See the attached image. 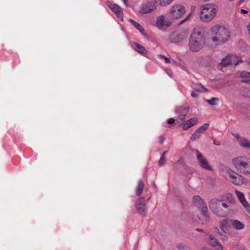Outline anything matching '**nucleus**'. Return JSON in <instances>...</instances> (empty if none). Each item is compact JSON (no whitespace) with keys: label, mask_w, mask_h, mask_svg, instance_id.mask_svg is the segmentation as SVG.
I'll return each mask as SVG.
<instances>
[{"label":"nucleus","mask_w":250,"mask_h":250,"mask_svg":"<svg viewBox=\"0 0 250 250\" xmlns=\"http://www.w3.org/2000/svg\"><path fill=\"white\" fill-rule=\"evenodd\" d=\"M240 76L242 78H250V72L247 71H242L240 72Z\"/></svg>","instance_id":"7c9ffc66"},{"label":"nucleus","mask_w":250,"mask_h":250,"mask_svg":"<svg viewBox=\"0 0 250 250\" xmlns=\"http://www.w3.org/2000/svg\"><path fill=\"white\" fill-rule=\"evenodd\" d=\"M132 46L135 51L142 55H145L147 53V50H146L144 46L138 43H134L132 45Z\"/></svg>","instance_id":"6ab92c4d"},{"label":"nucleus","mask_w":250,"mask_h":250,"mask_svg":"<svg viewBox=\"0 0 250 250\" xmlns=\"http://www.w3.org/2000/svg\"><path fill=\"white\" fill-rule=\"evenodd\" d=\"M158 56L160 59H164L166 63H168L170 62V59L166 57L165 56L163 55H159Z\"/></svg>","instance_id":"2f4dec72"},{"label":"nucleus","mask_w":250,"mask_h":250,"mask_svg":"<svg viewBox=\"0 0 250 250\" xmlns=\"http://www.w3.org/2000/svg\"><path fill=\"white\" fill-rule=\"evenodd\" d=\"M166 137L164 135H160L159 138V142L161 145L163 144L165 141L166 140Z\"/></svg>","instance_id":"473e14b6"},{"label":"nucleus","mask_w":250,"mask_h":250,"mask_svg":"<svg viewBox=\"0 0 250 250\" xmlns=\"http://www.w3.org/2000/svg\"><path fill=\"white\" fill-rule=\"evenodd\" d=\"M215 229H216L217 231H219V229H218L217 228H216Z\"/></svg>","instance_id":"09e8293b"},{"label":"nucleus","mask_w":250,"mask_h":250,"mask_svg":"<svg viewBox=\"0 0 250 250\" xmlns=\"http://www.w3.org/2000/svg\"><path fill=\"white\" fill-rule=\"evenodd\" d=\"M170 24V22L165 20L164 16H159L157 19L156 25L160 29H163L165 26L168 27Z\"/></svg>","instance_id":"f3484780"},{"label":"nucleus","mask_w":250,"mask_h":250,"mask_svg":"<svg viewBox=\"0 0 250 250\" xmlns=\"http://www.w3.org/2000/svg\"><path fill=\"white\" fill-rule=\"evenodd\" d=\"M231 222L232 227L236 229H242L244 227V224L237 220H232Z\"/></svg>","instance_id":"393cba45"},{"label":"nucleus","mask_w":250,"mask_h":250,"mask_svg":"<svg viewBox=\"0 0 250 250\" xmlns=\"http://www.w3.org/2000/svg\"><path fill=\"white\" fill-rule=\"evenodd\" d=\"M239 62V60L237 56L234 55H228L225 58L223 59L221 64L223 66L229 65H236Z\"/></svg>","instance_id":"6e6552de"},{"label":"nucleus","mask_w":250,"mask_h":250,"mask_svg":"<svg viewBox=\"0 0 250 250\" xmlns=\"http://www.w3.org/2000/svg\"><path fill=\"white\" fill-rule=\"evenodd\" d=\"M190 15L189 14L188 16H187V17H186V18H185V19L182 21V22H183L184 21H187V20L189 19V17H190Z\"/></svg>","instance_id":"79ce46f5"},{"label":"nucleus","mask_w":250,"mask_h":250,"mask_svg":"<svg viewBox=\"0 0 250 250\" xmlns=\"http://www.w3.org/2000/svg\"><path fill=\"white\" fill-rule=\"evenodd\" d=\"M130 23L134 26L142 34H144V28L138 22L134 21L132 19L129 20Z\"/></svg>","instance_id":"bb28decb"},{"label":"nucleus","mask_w":250,"mask_h":250,"mask_svg":"<svg viewBox=\"0 0 250 250\" xmlns=\"http://www.w3.org/2000/svg\"><path fill=\"white\" fill-rule=\"evenodd\" d=\"M166 72L168 75L170 77H171L172 72L170 70L168 69H166L165 70Z\"/></svg>","instance_id":"58836bf2"},{"label":"nucleus","mask_w":250,"mask_h":250,"mask_svg":"<svg viewBox=\"0 0 250 250\" xmlns=\"http://www.w3.org/2000/svg\"><path fill=\"white\" fill-rule=\"evenodd\" d=\"M227 198L230 202L233 203L234 202V198L232 197V195L230 193H228L227 195Z\"/></svg>","instance_id":"72a5a7b5"},{"label":"nucleus","mask_w":250,"mask_h":250,"mask_svg":"<svg viewBox=\"0 0 250 250\" xmlns=\"http://www.w3.org/2000/svg\"><path fill=\"white\" fill-rule=\"evenodd\" d=\"M165 158L164 157V156H161L160 159L159 160V165L160 166H162L165 164Z\"/></svg>","instance_id":"f704fd0d"},{"label":"nucleus","mask_w":250,"mask_h":250,"mask_svg":"<svg viewBox=\"0 0 250 250\" xmlns=\"http://www.w3.org/2000/svg\"><path fill=\"white\" fill-rule=\"evenodd\" d=\"M197 151V159L198 164L202 168L206 169L212 170V168L208 164V161L204 156L198 151Z\"/></svg>","instance_id":"9b49d317"},{"label":"nucleus","mask_w":250,"mask_h":250,"mask_svg":"<svg viewBox=\"0 0 250 250\" xmlns=\"http://www.w3.org/2000/svg\"><path fill=\"white\" fill-rule=\"evenodd\" d=\"M135 207L137 211L141 214H145L146 208L145 198L140 197L138 198L135 202Z\"/></svg>","instance_id":"f8f14e48"},{"label":"nucleus","mask_w":250,"mask_h":250,"mask_svg":"<svg viewBox=\"0 0 250 250\" xmlns=\"http://www.w3.org/2000/svg\"><path fill=\"white\" fill-rule=\"evenodd\" d=\"M240 13L242 14H247L249 13V11L246 9H241L240 10Z\"/></svg>","instance_id":"e433bc0d"},{"label":"nucleus","mask_w":250,"mask_h":250,"mask_svg":"<svg viewBox=\"0 0 250 250\" xmlns=\"http://www.w3.org/2000/svg\"><path fill=\"white\" fill-rule=\"evenodd\" d=\"M198 121V119L196 118H193L189 120H187L183 125V129L184 130H187L188 128H190L193 125H195L197 124Z\"/></svg>","instance_id":"aec40b11"},{"label":"nucleus","mask_w":250,"mask_h":250,"mask_svg":"<svg viewBox=\"0 0 250 250\" xmlns=\"http://www.w3.org/2000/svg\"><path fill=\"white\" fill-rule=\"evenodd\" d=\"M240 145L245 148H250V142L247 139L244 138H240Z\"/></svg>","instance_id":"a878e982"},{"label":"nucleus","mask_w":250,"mask_h":250,"mask_svg":"<svg viewBox=\"0 0 250 250\" xmlns=\"http://www.w3.org/2000/svg\"><path fill=\"white\" fill-rule=\"evenodd\" d=\"M122 0L124 1V3H125V5H127V1H128V0Z\"/></svg>","instance_id":"49530a36"},{"label":"nucleus","mask_w":250,"mask_h":250,"mask_svg":"<svg viewBox=\"0 0 250 250\" xmlns=\"http://www.w3.org/2000/svg\"><path fill=\"white\" fill-rule=\"evenodd\" d=\"M218 6L215 4H206L200 6V19L203 22L212 21L216 15Z\"/></svg>","instance_id":"7ed1b4c3"},{"label":"nucleus","mask_w":250,"mask_h":250,"mask_svg":"<svg viewBox=\"0 0 250 250\" xmlns=\"http://www.w3.org/2000/svg\"><path fill=\"white\" fill-rule=\"evenodd\" d=\"M200 219L202 224H207L209 221V216L208 214V208L207 207H203L201 209V216Z\"/></svg>","instance_id":"a211bd4d"},{"label":"nucleus","mask_w":250,"mask_h":250,"mask_svg":"<svg viewBox=\"0 0 250 250\" xmlns=\"http://www.w3.org/2000/svg\"><path fill=\"white\" fill-rule=\"evenodd\" d=\"M208 237V243L210 246L215 248L216 250H223L224 247L212 235L209 234Z\"/></svg>","instance_id":"2eb2a0df"},{"label":"nucleus","mask_w":250,"mask_h":250,"mask_svg":"<svg viewBox=\"0 0 250 250\" xmlns=\"http://www.w3.org/2000/svg\"><path fill=\"white\" fill-rule=\"evenodd\" d=\"M209 207L213 212L217 216L224 217L227 215V209L229 208V205L222 202V200L218 199H212L209 202Z\"/></svg>","instance_id":"20e7f679"},{"label":"nucleus","mask_w":250,"mask_h":250,"mask_svg":"<svg viewBox=\"0 0 250 250\" xmlns=\"http://www.w3.org/2000/svg\"><path fill=\"white\" fill-rule=\"evenodd\" d=\"M160 1L161 6H166L169 4L173 0H155Z\"/></svg>","instance_id":"c756f323"},{"label":"nucleus","mask_w":250,"mask_h":250,"mask_svg":"<svg viewBox=\"0 0 250 250\" xmlns=\"http://www.w3.org/2000/svg\"><path fill=\"white\" fill-rule=\"evenodd\" d=\"M244 208H246L247 211L250 214V205H249V204H248V205L246 207H244Z\"/></svg>","instance_id":"4c0bfd02"},{"label":"nucleus","mask_w":250,"mask_h":250,"mask_svg":"<svg viewBox=\"0 0 250 250\" xmlns=\"http://www.w3.org/2000/svg\"><path fill=\"white\" fill-rule=\"evenodd\" d=\"M188 36V33L186 29H178L169 35V40L171 42L177 43L187 38Z\"/></svg>","instance_id":"423d86ee"},{"label":"nucleus","mask_w":250,"mask_h":250,"mask_svg":"<svg viewBox=\"0 0 250 250\" xmlns=\"http://www.w3.org/2000/svg\"><path fill=\"white\" fill-rule=\"evenodd\" d=\"M208 126L209 124L206 123L204 124L203 125L199 127L191 136V140L194 141L199 138L202 135V134L203 133V131L208 129Z\"/></svg>","instance_id":"dca6fc26"},{"label":"nucleus","mask_w":250,"mask_h":250,"mask_svg":"<svg viewBox=\"0 0 250 250\" xmlns=\"http://www.w3.org/2000/svg\"><path fill=\"white\" fill-rule=\"evenodd\" d=\"M206 44V36L201 28L197 27L193 29L190 36L188 47L191 52H197L202 50Z\"/></svg>","instance_id":"f257e3e1"},{"label":"nucleus","mask_w":250,"mask_h":250,"mask_svg":"<svg viewBox=\"0 0 250 250\" xmlns=\"http://www.w3.org/2000/svg\"><path fill=\"white\" fill-rule=\"evenodd\" d=\"M235 136L236 138H239V137H240L239 134H236Z\"/></svg>","instance_id":"de8ad7c7"},{"label":"nucleus","mask_w":250,"mask_h":250,"mask_svg":"<svg viewBox=\"0 0 250 250\" xmlns=\"http://www.w3.org/2000/svg\"><path fill=\"white\" fill-rule=\"evenodd\" d=\"M172 62H173V63H175V61H174V60H172Z\"/></svg>","instance_id":"8fccbe9b"},{"label":"nucleus","mask_w":250,"mask_h":250,"mask_svg":"<svg viewBox=\"0 0 250 250\" xmlns=\"http://www.w3.org/2000/svg\"><path fill=\"white\" fill-rule=\"evenodd\" d=\"M167 153V151H165L163 152L162 156H164V157L165 158V155Z\"/></svg>","instance_id":"a18cd8bd"},{"label":"nucleus","mask_w":250,"mask_h":250,"mask_svg":"<svg viewBox=\"0 0 250 250\" xmlns=\"http://www.w3.org/2000/svg\"><path fill=\"white\" fill-rule=\"evenodd\" d=\"M189 111L188 107L179 106L175 108V112L178 115V120L180 123L185 121V117Z\"/></svg>","instance_id":"9d476101"},{"label":"nucleus","mask_w":250,"mask_h":250,"mask_svg":"<svg viewBox=\"0 0 250 250\" xmlns=\"http://www.w3.org/2000/svg\"><path fill=\"white\" fill-rule=\"evenodd\" d=\"M175 120L173 118H170L167 120V123L168 124L172 125L174 123Z\"/></svg>","instance_id":"c9c22d12"},{"label":"nucleus","mask_w":250,"mask_h":250,"mask_svg":"<svg viewBox=\"0 0 250 250\" xmlns=\"http://www.w3.org/2000/svg\"><path fill=\"white\" fill-rule=\"evenodd\" d=\"M155 8L154 2L148 1L141 5L139 12L142 14L149 13L153 11Z\"/></svg>","instance_id":"4468645a"},{"label":"nucleus","mask_w":250,"mask_h":250,"mask_svg":"<svg viewBox=\"0 0 250 250\" xmlns=\"http://www.w3.org/2000/svg\"><path fill=\"white\" fill-rule=\"evenodd\" d=\"M246 91H247V92H248V94H245V96L248 98H250V90L248 89H246Z\"/></svg>","instance_id":"a19ab883"},{"label":"nucleus","mask_w":250,"mask_h":250,"mask_svg":"<svg viewBox=\"0 0 250 250\" xmlns=\"http://www.w3.org/2000/svg\"><path fill=\"white\" fill-rule=\"evenodd\" d=\"M228 224V220L227 219L223 220L220 224V227L222 230L225 232H226V230L227 229Z\"/></svg>","instance_id":"c85d7f7f"},{"label":"nucleus","mask_w":250,"mask_h":250,"mask_svg":"<svg viewBox=\"0 0 250 250\" xmlns=\"http://www.w3.org/2000/svg\"><path fill=\"white\" fill-rule=\"evenodd\" d=\"M205 101L211 105H216L219 101V99L216 97H212L210 99H206Z\"/></svg>","instance_id":"cd10ccee"},{"label":"nucleus","mask_w":250,"mask_h":250,"mask_svg":"<svg viewBox=\"0 0 250 250\" xmlns=\"http://www.w3.org/2000/svg\"><path fill=\"white\" fill-rule=\"evenodd\" d=\"M232 163L235 168L240 173L250 174V160L245 156L238 157L232 160Z\"/></svg>","instance_id":"39448f33"},{"label":"nucleus","mask_w":250,"mask_h":250,"mask_svg":"<svg viewBox=\"0 0 250 250\" xmlns=\"http://www.w3.org/2000/svg\"><path fill=\"white\" fill-rule=\"evenodd\" d=\"M192 87L195 90L199 92H206L208 91V89L206 88L203 85L199 83H193L192 84Z\"/></svg>","instance_id":"b1692460"},{"label":"nucleus","mask_w":250,"mask_h":250,"mask_svg":"<svg viewBox=\"0 0 250 250\" xmlns=\"http://www.w3.org/2000/svg\"><path fill=\"white\" fill-rule=\"evenodd\" d=\"M247 63L249 66L250 67V57L247 60Z\"/></svg>","instance_id":"c03bdc74"},{"label":"nucleus","mask_w":250,"mask_h":250,"mask_svg":"<svg viewBox=\"0 0 250 250\" xmlns=\"http://www.w3.org/2000/svg\"><path fill=\"white\" fill-rule=\"evenodd\" d=\"M235 193L239 200L242 204V205L244 206V207L247 206L248 205V203L245 199L244 194L242 192L237 190H235Z\"/></svg>","instance_id":"4be33fe9"},{"label":"nucleus","mask_w":250,"mask_h":250,"mask_svg":"<svg viewBox=\"0 0 250 250\" xmlns=\"http://www.w3.org/2000/svg\"><path fill=\"white\" fill-rule=\"evenodd\" d=\"M228 174L231 182L236 185H242L244 183V179L243 177L232 170L228 171Z\"/></svg>","instance_id":"1a4fd4ad"},{"label":"nucleus","mask_w":250,"mask_h":250,"mask_svg":"<svg viewBox=\"0 0 250 250\" xmlns=\"http://www.w3.org/2000/svg\"><path fill=\"white\" fill-rule=\"evenodd\" d=\"M193 201L195 206L198 207H207L204 206L205 203L203 200L198 195L194 196L193 198Z\"/></svg>","instance_id":"5701e85b"},{"label":"nucleus","mask_w":250,"mask_h":250,"mask_svg":"<svg viewBox=\"0 0 250 250\" xmlns=\"http://www.w3.org/2000/svg\"><path fill=\"white\" fill-rule=\"evenodd\" d=\"M107 5L113 12L115 13L118 19L122 21L123 20L124 14L122 8L117 4L112 3L110 1H108Z\"/></svg>","instance_id":"ddd939ff"},{"label":"nucleus","mask_w":250,"mask_h":250,"mask_svg":"<svg viewBox=\"0 0 250 250\" xmlns=\"http://www.w3.org/2000/svg\"><path fill=\"white\" fill-rule=\"evenodd\" d=\"M144 182L141 180H138L137 182V185L135 189V194L136 196H139L142 194L144 189Z\"/></svg>","instance_id":"412c9836"},{"label":"nucleus","mask_w":250,"mask_h":250,"mask_svg":"<svg viewBox=\"0 0 250 250\" xmlns=\"http://www.w3.org/2000/svg\"><path fill=\"white\" fill-rule=\"evenodd\" d=\"M191 95L193 97H197L198 96V94L195 92H192L191 93Z\"/></svg>","instance_id":"ea45409f"},{"label":"nucleus","mask_w":250,"mask_h":250,"mask_svg":"<svg viewBox=\"0 0 250 250\" xmlns=\"http://www.w3.org/2000/svg\"><path fill=\"white\" fill-rule=\"evenodd\" d=\"M212 37L210 39L215 45H222L229 41L230 37V31L225 27L216 25L211 29Z\"/></svg>","instance_id":"f03ea898"},{"label":"nucleus","mask_w":250,"mask_h":250,"mask_svg":"<svg viewBox=\"0 0 250 250\" xmlns=\"http://www.w3.org/2000/svg\"><path fill=\"white\" fill-rule=\"evenodd\" d=\"M196 230L197 231H200V232H203L204 231L203 229H196Z\"/></svg>","instance_id":"37998d69"},{"label":"nucleus","mask_w":250,"mask_h":250,"mask_svg":"<svg viewBox=\"0 0 250 250\" xmlns=\"http://www.w3.org/2000/svg\"><path fill=\"white\" fill-rule=\"evenodd\" d=\"M186 10L183 6L180 5H173L169 12V15L171 18L177 19L185 14Z\"/></svg>","instance_id":"0eeeda50"}]
</instances>
